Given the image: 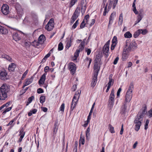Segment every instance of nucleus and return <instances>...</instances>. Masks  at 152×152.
Wrapping results in <instances>:
<instances>
[{
	"mask_svg": "<svg viewBox=\"0 0 152 152\" xmlns=\"http://www.w3.org/2000/svg\"><path fill=\"white\" fill-rule=\"evenodd\" d=\"M68 68L72 74H74L75 73L76 68V65L74 63L72 62L70 63L69 65Z\"/></svg>",
	"mask_w": 152,
	"mask_h": 152,
	"instance_id": "9d476101",
	"label": "nucleus"
},
{
	"mask_svg": "<svg viewBox=\"0 0 152 152\" xmlns=\"http://www.w3.org/2000/svg\"><path fill=\"white\" fill-rule=\"evenodd\" d=\"M79 94V92L78 91L77 92H76L75 94V95L74 96L73 98V99L72 101H73L74 102H76L77 103L78 101V99H77V97L76 96V95H78Z\"/></svg>",
	"mask_w": 152,
	"mask_h": 152,
	"instance_id": "79ce46f5",
	"label": "nucleus"
},
{
	"mask_svg": "<svg viewBox=\"0 0 152 152\" xmlns=\"http://www.w3.org/2000/svg\"><path fill=\"white\" fill-rule=\"evenodd\" d=\"M115 16V13H113L111 14L109 18L108 27H109L110 25L113 22V20Z\"/></svg>",
	"mask_w": 152,
	"mask_h": 152,
	"instance_id": "5701e85b",
	"label": "nucleus"
},
{
	"mask_svg": "<svg viewBox=\"0 0 152 152\" xmlns=\"http://www.w3.org/2000/svg\"><path fill=\"white\" fill-rule=\"evenodd\" d=\"M109 9H108V11H107V5H106L104 7V11L103 13V15L104 16H105L106 15L107 13L109 11Z\"/></svg>",
	"mask_w": 152,
	"mask_h": 152,
	"instance_id": "052dcab7",
	"label": "nucleus"
},
{
	"mask_svg": "<svg viewBox=\"0 0 152 152\" xmlns=\"http://www.w3.org/2000/svg\"><path fill=\"white\" fill-rule=\"evenodd\" d=\"M54 27V24H49L48 25L47 23L45 26V29L48 31H50L52 30Z\"/></svg>",
	"mask_w": 152,
	"mask_h": 152,
	"instance_id": "c756f323",
	"label": "nucleus"
},
{
	"mask_svg": "<svg viewBox=\"0 0 152 152\" xmlns=\"http://www.w3.org/2000/svg\"><path fill=\"white\" fill-rule=\"evenodd\" d=\"M80 52L79 50H78L77 49L76 50V52H75L74 56V60H76L77 59V57L79 56V54H80Z\"/></svg>",
	"mask_w": 152,
	"mask_h": 152,
	"instance_id": "4c0bfd02",
	"label": "nucleus"
},
{
	"mask_svg": "<svg viewBox=\"0 0 152 152\" xmlns=\"http://www.w3.org/2000/svg\"><path fill=\"white\" fill-rule=\"evenodd\" d=\"M1 11L2 13L4 15L8 14L9 12V7L6 4H3L1 7Z\"/></svg>",
	"mask_w": 152,
	"mask_h": 152,
	"instance_id": "1a4fd4ad",
	"label": "nucleus"
},
{
	"mask_svg": "<svg viewBox=\"0 0 152 152\" xmlns=\"http://www.w3.org/2000/svg\"><path fill=\"white\" fill-rule=\"evenodd\" d=\"M28 73V70H27L24 73V74H23L22 76L21 77V79L22 80H23L25 77L26 75L27 74V73Z\"/></svg>",
	"mask_w": 152,
	"mask_h": 152,
	"instance_id": "69168bd1",
	"label": "nucleus"
},
{
	"mask_svg": "<svg viewBox=\"0 0 152 152\" xmlns=\"http://www.w3.org/2000/svg\"><path fill=\"white\" fill-rule=\"evenodd\" d=\"M86 60L88 62V68L92 61V59L89 58L87 57Z\"/></svg>",
	"mask_w": 152,
	"mask_h": 152,
	"instance_id": "5fc2aeb1",
	"label": "nucleus"
},
{
	"mask_svg": "<svg viewBox=\"0 0 152 152\" xmlns=\"http://www.w3.org/2000/svg\"><path fill=\"white\" fill-rule=\"evenodd\" d=\"M101 61V59L99 57V56H96V58H95L94 61L95 64H100V61Z\"/></svg>",
	"mask_w": 152,
	"mask_h": 152,
	"instance_id": "e433bc0d",
	"label": "nucleus"
},
{
	"mask_svg": "<svg viewBox=\"0 0 152 152\" xmlns=\"http://www.w3.org/2000/svg\"><path fill=\"white\" fill-rule=\"evenodd\" d=\"M78 20H77L74 23L73 26H72V29H75L77 26V25L78 24Z\"/></svg>",
	"mask_w": 152,
	"mask_h": 152,
	"instance_id": "8fccbe9b",
	"label": "nucleus"
},
{
	"mask_svg": "<svg viewBox=\"0 0 152 152\" xmlns=\"http://www.w3.org/2000/svg\"><path fill=\"white\" fill-rule=\"evenodd\" d=\"M17 120V118H15L12 120L9 123L6 125L7 126H9L10 125H11L12 124L13 122Z\"/></svg>",
	"mask_w": 152,
	"mask_h": 152,
	"instance_id": "09e8293b",
	"label": "nucleus"
},
{
	"mask_svg": "<svg viewBox=\"0 0 152 152\" xmlns=\"http://www.w3.org/2000/svg\"><path fill=\"white\" fill-rule=\"evenodd\" d=\"M45 37V36L43 35H41L39 37L38 41L39 42H42V43L43 42V41H42L44 40Z\"/></svg>",
	"mask_w": 152,
	"mask_h": 152,
	"instance_id": "49530a36",
	"label": "nucleus"
},
{
	"mask_svg": "<svg viewBox=\"0 0 152 152\" xmlns=\"http://www.w3.org/2000/svg\"><path fill=\"white\" fill-rule=\"evenodd\" d=\"M138 31H139V32L140 34H142L143 35H145L147 34L148 32L147 30L146 29H139L138 30Z\"/></svg>",
	"mask_w": 152,
	"mask_h": 152,
	"instance_id": "a19ab883",
	"label": "nucleus"
},
{
	"mask_svg": "<svg viewBox=\"0 0 152 152\" xmlns=\"http://www.w3.org/2000/svg\"><path fill=\"white\" fill-rule=\"evenodd\" d=\"M114 91L113 89L111 91L108 101V106L110 110L112 109L114 105Z\"/></svg>",
	"mask_w": 152,
	"mask_h": 152,
	"instance_id": "39448f33",
	"label": "nucleus"
},
{
	"mask_svg": "<svg viewBox=\"0 0 152 152\" xmlns=\"http://www.w3.org/2000/svg\"><path fill=\"white\" fill-rule=\"evenodd\" d=\"M126 45H125L124 48V50L125 51L126 50L128 52H129L131 51L132 49H134L137 48V44L134 41H132L131 42L128 47L127 44V42L126 41Z\"/></svg>",
	"mask_w": 152,
	"mask_h": 152,
	"instance_id": "20e7f679",
	"label": "nucleus"
},
{
	"mask_svg": "<svg viewBox=\"0 0 152 152\" xmlns=\"http://www.w3.org/2000/svg\"><path fill=\"white\" fill-rule=\"evenodd\" d=\"M66 39V48L68 49L71 46L72 42V40L71 39V38H69V37L67 38Z\"/></svg>",
	"mask_w": 152,
	"mask_h": 152,
	"instance_id": "a211bd4d",
	"label": "nucleus"
},
{
	"mask_svg": "<svg viewBox=\"0 0 152 152\" xmlns=\"http://www.w3.org/2000/svg\"><path fill=\"white\" fill-rule=\"evenodd\" d=\"M42 42H40L38 41L34 40L31 43V45L35 47L39 46Z\"/></svg>",
	"mask_w": 152,
	"mask_h": 152,
	"instance_id": "cd10ccee",
	"label": "nucleus"
},
{
	"mask_svg": "<svg viewBox=\"0 0 152 152\" xmlns=\"http://www.w3.org/2000/svg\"><path fill=\"white\" fill-rule=\"evenodd\" d=\"M90 127H88L87 128V130L86 132V138H87L88 137V136H89L90 135Z\"/></svg>",
	"mask_w": 152,
	"mask_h": 152,
	"instance_id": "3c124183",
	"label": "nucleus"
},
{
	"mask_svg": "<svg viewBox=\"0 0 152 152\" xmlns=\"http://www.w3.org/2000/svg\"><path fill=\"white\" fill-rule=\"evenodd\" d=\"M109 81L108 83V86L110 87L111 86V85H113V84L114 80L112 78V76L110 75L109 77Z\"/></svg>",
	"mask_w": 152,
	"mask_h": 152,
	"instance_id": "2f4dec72",
	"label": "nucleus"
},
{
	"mask_svg": "<svg viewBox=\"0 0 152 152\" xmlns=\"http://www.w3.org/2000/svg\"><path fill=\"white\" fill-rule=\"evenodd\" d=\"M130 104L123 102L121 110V113L122 114H125L129 110Z\"/></svg>",
	"mask_w": 152,
	"mask_h": 152,
	"instance_id": "6e6552de",
	"label": "nucleus"
},
{
	"mask_svg": "<svg viewBox=\"0 0 152 152\" xmlns=\"http://www.w3.org/2000/svg\"><path fill=\"white\" fill-rule=\"evenodd\" d=\"M1 57L2 58H5L7 60L11 61L12 58L6 54H3L2 55Z\"/></svg>",
	"mask_w": 152,
	"mask_h": 152,
	"instance_id": "473e14b6",
	"label": "nucleus"
},
{
	"mask_svg": "<svg viewBox=\"0 0 152 152\" xmlns=\"http://www.w3.org/2000/svg\"><path fill=\"white\" fill-rule=\"evenodd\" d=\"M33 77L32 76L30 78L27 79L23 85V87H25L32 83L33 80Z\"/></svg>",
	"mask_w": 152,
	"mask_h": 152,
	"instance_id": "b1692460",
	"label": "nucleus"
},
{
	"mask_svg": "<svg viewBox=\"0 0 152 152\" xmlns=\"http://www.w3.org/2000/svg\"><path fill=\"white\" fill-rule=\"evenodd\" d=\"M77 1L78 0H71L69 5V8L72 7L76 3Z\"/></svg>",
	"mask_w": 152,
	"mask_h": 152,
	"instance_id": "72a5a7b5",
	"label": "nucleus"
},
{
	"mask_svg": "<svg viewBox=\"0 0 152 152\" xmlns=\"http://www.w3.org/2000/svg\"><path fill=\"white\" fill-rule=\"evenodd\" d=\"M143 118L137 115L135 118L134 123L135 124V130L138 131L140 129L141 124V121H142Z\"/></svg>",
	"mask_w": 152,
	"mask_h": 152,
	"instance_id": "423d86ee",
	"label": "nucleus"
},
{
	"mask_svg": "<svg viewBox=\"0 0 152 152\" xmlns=\"http://www.w3.org/2000/svg\"><path fill=\"white\" fill-rule=\"evenodd\" d=\"M80 7H77L76 9L74 14L79 16L80 12Z\"/></svg>",
	"mask_w": 152,
	"mask_h": 152,
	"instance_id": "f704fd0d",
	"label": "nucleus"
},
{
	"mask_svg": "<svg viewBox=\"0 0 152 152\" xmlns=\"http://www.w3.org/2000/svg\"><path fill=\"white\" fill-rule=\"evenodd\" d=\"M132 36V34L129 31L127 32L124 34V36L126 38H131Z\"/></svg>",
	"mask_w": 152,
	"mask_h": 152,
	"instance_id": "ea45409f",
	"label": "nucleus"
},
{
	"mask_svg": "<svg viewBox=\"0 0 152 152\" xmlns=\"http://www.w3.org/2000/svg\"><path fill=\"white\" fill-rule=\"evenodd\" d=\"M0 100H4L10 91V86L6 84H3L0 87Z\"/></svg>",
	"mask_w": 152,
	"mask_h": 152,
	"instance_id": "f257e3e1",
	"label": "nucleus"
},
{
	"mask_svg": "<svg viewBox=\"0 0 152 152\" xmlns=\"http://www.w3.org/2000/svg\"><path fill=\"white\" fill-rule=\"evenodd\" d=\"M16 65L14 63H11L9 65L8 69L9 71H13L15 68Z\"/></svg>",
	"mask_w": 152,
	"mask_h": 152,
	"instance_id": "7c9ffc66",
	"label": "nucleus"
},
{
	"mask_svg": "<svg viewBox=\"0 0 152 152\" xmlns=\"http://www.w3.org/2000/svg\"><path fill=\"white\" fill-rule=\"evenodd\" d=\"M123 22V14L121 13L119 16L118 18V24L119 25H122Z\"/></svg>",
	"mask_w": 152,
	"mask_h": 152,
	"instance_id": "c85d7f7f",
	"label": "nucleus"
},
{
	"mask_svg": "<svg viewBox=\"0 0 152 152\" xmlns=\"http://www.w3.org/2000/svg\"><path fill=\"white\" fill-rule=\"evenodd\" d=\"M134 89V85L133 83H130L129 88L127 91L128 93H132V91Z\"/></svg>",
	"mask_w": 152,
	"mask_h": 152,
	"instance_id": "bb28decb",
	"label": "nucleus"
},
{
	"mask_svg": "<svg viewBox=\"0 0 152 152\" xmlns=\"http://www.w3.org/2000/svg\"><path fill=\"white\" fill-rule=\"evenodd\" d=\"M143 17V15L142 14V12L140 11V12L139 14V15L137 16V18L135 21V22L134 25H135L137 24V23H139L140 21L142 19Z\"/></svg>",
	"mask_w": 152,
	"mask_h": 152,
	"instance_id": "aec40b11",
	"label": "nucleus"
},
{
	"mask_svg": "<svg viewBox=\"0 0 152 152\" xmlns=\"http://www.w3.org/2000/svg\"><path fill=\"white\" fill-rule=\"evenodd\" d=\"M63 46L62 43L61 42H60L58 45V50L60 51L62 50L63 49Z\"/></svg>",
	"mask_w": 152,
	"mask_h": 152,
	"instance_id": "a18cd8bd",
	"label": "nucleus"
},
{
	"mask_svg": "<svg viewBox=\"0 0 152 152\" xmlns=\"http://www.w3.org/2000/svg\"><path fill=\"white\" fill-rule=\"evenodd\" d=\"M85 25L86 23H85V21H84V20H83L80 25V28H84L85 27Z\"/></svg>",
	"mask_w": 152,
	"mask_h": 152,
	"instance_id": "bf43d9fd",
	"label": "nucleus"
},
{
	"mask_svg": "<svg viewBox=\"0 0 152 152\" xmlns=\"http://www.w3.org/2000/svg\"><path fill=\"white\" fill-rule=\"evenodd\" d=\"M12 108V107H10L8 108H7L5 110H4L3 113L2 114H4L6 113L7 112L9 111Z\"/></svg>",
	"mask_w": 152,
	"mask_h": 152,
	"instance_id": "603ef678",
	"label": "nucleus"
},
{
	"mask_svg": "<svg viewBox=\"0 0 152 152\" xmlns=\"http://www.w3.org/2000/svg\"><path fill=\"white\" fill-rule=\"evenodd\" d=\"M44 92L43 90L41 88H38L37 90V92L38 94H41Z\"/></svg>",
	"mask_w": 152,
	"mask_h": 152,
	"instance_id": "774afa93",
	"label": "nucleus"
},
{
	"mask_svg": "<svg viewBox=\"0 0 152 152\" xmlns=\"http://www.w3.org/2000/svg\"><path fill=\"white\" fill-rule=\"evenodd\" d=\"M149 121L147 119L146 121L145 124V125L144 129L145 130H147V129H148V124H149Z\"/></svg>",
	"mask_w": 152,
	"mask_h": 152,
	"instance_id": "680f3d73",
	"label": "nucleus"
},
{
	"mask_svg": "<svg viewBox=\"0 0 152 152\" xmlns=\"http://www.w3.org/2000/svg\"><path fill=\"white\" fill-rule=\"evenodd\" d=\"M97 76L98 75H94V77L92 79V81L91 83V86L94 87L95 86L97 81Z\"/></svg>",
	"mask_w": 152,
	"mask_h": 152,
	"instance_id": "412c9836",
	"label": "nucleus"
},
{
	"mask_svg": "<svg viewBox=\"0 0 152 152\" xmlns=\"http://www.w3.org/2000/svg\"><path fill=\"white\" fill-rule=\"evenodd\" d=\"M112 44L111 47V50H113L117 43V37L116 36H114L112 41Z\"/></svg>",
	"mask_w": 152,
	"mask_h": 152,
	"instance_id": "f8f14e48",
	"label": "nucleus"
},
{
	"mask_svg": "<svg viewBox=\"0 0 152 152\" xmlns=\"http://www.w3.org/2000/svg\"><path fill=\"white\" fill-rule=\"evenodd\" d=\"M79 146L81 143L82 145H84L85 142V138L83 135H82V133H81L80 134V139L79 140Z\"/></svg>",
	"mask_w": 152,
	"mask_h": 152,
	"instance_id": "393cba45",
	"label": "nucleus"
},
{
	"mask_svg": "<svg viewBox=\"0 0 152 152\" xmlns=\"http://www.w3.org/2000/svg\"><path fill=\"white\" fill-rule=\"evenodd\" d=\"M45 98L44 96H41L39 98L40 102L41 104H43L45 101Z\"/></svg>",
	"mask_w": 152,
	"mask_h": 152,
	"instance_id": "c03bdc74",
	"label": "nucleus"
},
{
	"mask_svg": "<svg viewBox=\"0 0 152 152\" xmlns=\"http://www.w3.org/2000/svg\"><path fill=\"white\" fill-rule=\"evenodd\" d=\"M37 111V109H34L32 110H31L28 113V116H31L33 114H35Z\"/></svg>",
	"mask_w": 152,
	"mask_h": 152,
	"instance_id": "58836bf2",
	"label": "nucleus"
},
{
	"mask_svg": "<svg viewBox=\"0 0 152 152\" xmlns=\"http://www.w3.org/2000/svg\"><path fill=\"white\" fill-rule=\"evenodd\" d=\"M140 34V33L138 30L137 31L134 33L133 35V36L134 38H136Z\"/></svg>",
	"mask_w": 152,
	"mask_h": 152,
	"instance_id": "6e6d98bb",
	"label": "nucleus"
},
{
	"mask_svg": "<svg viewBox=\"0 0 152 152\" xmlns=\"http://www.w3.org/2000/svg\"><path fill=\"white\" fill-rule=\"evenodd\" d=\"M146 107H143L141 109L139 113L138 114H137V115L143 118L144 115L145 114L146 112Z\"/></svg>",
	"mask_w": 152,
	"mask_h": 152,
	"instance_id": "ddd939ff",
	"label": "nucleus"
},
{
	"mask_svg": "<svg viewBox=\"0 0 152 152\" xmlns=\"http://www.w3.org/2000/svg\"><path fill=\"white\" fill-rule=\"evenodd\" d=\"M132 97V93L126 92L125 96V101L123 102L128 104H129V102L131 101Z\"/></svg>",
	"mask_w": 152,
	"mask_h": 152,
	"instance_id": "9b49d317",
	"label": "nucleus"
},
{
	"mask_svg": "<svg viewBox=\"0 0 152 152\" xmlns=\"http://www.w3.org/2000/svg\"><path fill=\"white\" fill-rule=\"evenodd\" d=\"M147 115L149 118H151L152 117V108L147 113Z\"/></svg>",
	"mask_w": 152,
	"mask_h": 152,
	"instance_id": "13d9d810",
	"label": "nucleus"
},
{
	"mask_svg": "<svg viewBox=\"0 0 152 152\" xmlns=\"http://www.w3.org/2000/svg\"><path fill=\"white\" fill-rule=\"evenodd\" d=\"M118 0H115L114 1V2H113V9H115V7H116V4H117Z\"/></svg>",
	"mask_w": 152,
	"mask_h": 152,
	"instance_id": "0e129e2a",
	"label": "nucleus"
},
{
	"mask_svg": "<svg viewBox=\"0 0 152 152\" xmlns=\"http://www.w3.org/2000/svg\"><path fill=\"white\" fill-rule=\"evenodd\" d=\"M109 130L110 132L113 133L115 132V131L114 129V127L110 124L109 125Z\"/></svg>",
	"mask_w": 152,
	"mask_h": 152,
	"instance_id": "de8ad7c7",
	"label": "nucleus"
},
{
	"mask_svg": "<svg viewBox=\"0 0 152 152\" xmlns=\"http://www.w3.org/2000/svg\"><path fill=\"white\" fill-rule=\"evenodd\" d=\"M127 53H128L126 50V51L124 50V52L122 54V60L123 61H124L126 60L128 58V55Z\"/></svg>",
	"mask_w": 152,
	"mask_h": 152,
	"instance_id": "a878e982",
	"label": "nucleus"
},
{
	"mask_svg": "<svg viewBox=\"0 0 152 152\" xmlns=\"http://www.w3.org/2000/svg\"><path fill=\"white\" fill-rule=\"evenodd\" d=\"M57 122H55L54 125V128L53 130V133L54 134H56L58 130V127L57 126Z\"/></svg>",
	"mask_w": 152,
	"mask_h": 152,
	"instance_id": "37998d69",
	"label": "nucleus"
},
{
	"mask_svg": "<svg viewBox=\"0 0 152 152\" xmlns=\"http://www.w3.org/2000/svg\"><path fill=\"white\" fill-rule=\"evenodd\" d=\"M64 107L65 104L64 103H63L60 108V110L63 112L64 111Z\"/></svg>",
	"mask_w": 152,
	"mask_h": 152,
	"instance_id": "4d7b16f0",
	"label": "nucleus"
},
{
	"mask_svg": "<svg viewBox=\"0 0 152 152\" xmlns=\"http://www.w3.org/2000/svg\"><path fill=\"white\" fill-rule=\"evenodd\" d=\"M97 64L94 63V75H98L99 72L100 70V67L98 66V65Z\"/></svg>",
	"mask_w": 152,
	"mask_h": 152,
	"instance_id": "dca6fc26",
	"label": "nucleus"
},
{
	"mask_svg": "<svg viewBox=\"0 0 152 152\" xmlns=\"http://www.w3.org/2000/svg\"><path fill=\"white\" fill-rule=\"evenodd\" d=\"M119 58L118 56H117L115 58V59L114 62H113V64L115 65L118 62L119 60Z\"/></svg>",
	"mask_w": 152,
	"mask_h": 152,
	"instance_id": "338daca9",
	"label": "nucleus"
},
{
	"mask_svg": "<svg viewBox=\"0 0 152 152\" xmlns=\"http://www.w3.org/2000/svg\"><path fill=\"white\" fill-rule=\"evenodd\" d=\"M46 73H44L38 82L39 85H43L44 84L45 80L46 79Z\"/></svg>",
	"mask_w": 152,
	"mask_h": 152,
	"instance_id": "2eb2a0df",
	"label": "nucleus"
},
{
	"mask_svg": "<svg viewBox=\"0 0 152 152\" xmlns=\"http://www.w3.org/2000/svg\"><path fill=\"white\" fill-rule=\"evenodd\" d=\"M8 27L10 28L12 30L15 31L13 33L12 37L13 39L16 41H18L20 40L21 39L20 34H22L23 33L21 31H17V29L15 28H12L10 26Z\"/></svg>",
	"mask_w": 152,
	"mask_h": 152,
	"instance_id": "7ed1b4c3",
	"label": "nucleus"
},
{
	"mask_svg": "<svg viewBox=\"0 0 152 152\" xmlns=\"http://www.w3.org/2000/svg\"><path fill=\"white\" fill-rule=\"evenodd\" d=\"M15 8L17 12V15L15 16L14 15L13 18L17 19H20L23 14V11L21 6L18 2H16L15 5Z\"/></svg>",
	"mask_w": 152,
	"mask_h": 152,
	"instance_id": "f03ea898",
	"label": "nucleus"
},
{
	"mask_svg": "<svg viewBox=\"0 0 152 152\" xmlns=\"http://www.w3.org/2000/svg\"><path fill=\"white\" fill-rule=\"evenodd\" d=\"M19 133V135L20 136V137L18 140V142H20L22 141L25 134V132L24 131V129L23 128H22L20 129Z\"/></svg>",
	"mask_w": 152,
	"mask_h": 152,
	"instance_id": "4468645a",
	"label": "nucleus"
},
{
	"mask_svg": "<svg viewBox=\"0 0 152 152\" xmlns=\"http://www.w3.org/2000/svg\"><path fill=\"white\" fill-rule=\"evenodd\" d=\"M8 32V30L6 28L0 25V34H6Z\"/></svg>",
	"mask_w": 152,
	"mask_h": 152,
	"instance_id": "4be33fe9",
	"label": "nucleus"
},
{
	"mask_svg": "<svg viewBox=\"0 0 152 152\" xmlns=\"http://www.w3.org/2000/svg\"><path fill=\"white\" fill-rule=\"evenodd\" d=\"M77 104V103L74 102L73 101H72L70 111H72L73 110Z\"/></svg>",
	"mask_w": 152,
	"mask_h": 152,
	"instance_id": "c9c22d12",
	"label": "nucleus"
},
{
	"mask_svg": "<svg viewBox=\"0 0 152 152\" xmlns=\"http://www.w3.org/2000/svg\"><path fill=\"white\" fill-rule=\"evenodd\" d=\"M7 74L5 71H1L0 73V78L2 80L7 79Z\"/></svg>",
	"mask_w": 152,
	"mask_h": 152,
	"instance_id": "f3484780",
	"label": "nucleus"
},
{
	"mask_svg": "<svg viewBox=\"0 0 152 152\" xmlns=\"http://www.w3.org/2000/svg\"><path fill=\"white\" fill-rule=\"evenodd\" d=\"M87 3L86 0H81L80 2L78 4V6L81 8V12L82 15L85 13L87 8Z\"/></svg>",
	"mask_w": 152,
	"mask_h": 152,
	"instance_id": "0eeeda50",
	"label": "nucleus"
},
{
	"mask_svg": "<svg viewBox=\"0 0 152 152\" xmlns=\"http://www.w3.org/2000/svg\"><path fill=\"white\" fill-rule=\"evenodd\" d=\"M109 50V46H106V45H104L103 48V51L104 53L105 54L106 57H108L109 56L108 53Z\"/></svg>",
	"mask_w": 152,
	"mask_h": 152,
	"instance_id": "6ab92c4d",
	"label": "nucleus"
},
{
	"mask_svg": "<svg viewBox=\"0 0 152 152\" xmlns=\"http://www.w3.org/2000/svg\"><path fill=\"white\" fill-rule=\"evenodd\" d=\"M34 99V97L33 96L29 97L28 99V104L31 103Z\"/></svg>",
	"mask_w": 152,
	"mask_h": 152,
	"instance_id": "e2e57ef3",
	"label": "nucleus"
},
{
	"mask_svg": "<svg viewBox=\"0 0 152 152\" xmlns=\"http://www.w3.org/2000/svg\"><path fill=\"white\" fill-rule=\"evenodd\" d=\"M115 0H109V6L108 7V9H110L111 7L112 4H113Z\"/></svg>",
	"mask_w": 152,
	"mask_h": 152,
	"instance_id": "864d4df0",
	"label": "nucleus"
}]
</instances>
